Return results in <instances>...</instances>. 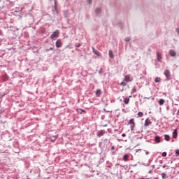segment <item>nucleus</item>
Returning <instances> with one entry per match:
<instances>
[{"label": "nucleus", "mask_w": 179, "mask_h": 179, "mask_svg": "<svg viewBox=\"0 0 179 179\" xmlns=\"http://www.w3.org/2000/svg\"><path fill=\"white\" fill-rule=\"evenodd\" d=\"M58 36H59V31L56 30L53 31V33L50 35V38L52 40L55 38V37H58Z\"/></svg>", "instance_id": "obj_1"}, {"label": "nucleus", "mask_w": 179, "mask_h": 179, "mask_svg": "<svg viewBox=\"0 0 179 179\" xmlns=\"http://www.w3.org/2000/svg\"><path fill=\"white\" fill-rule=\"evenodd\" d=\"M164 74L166 76L167 80H170V78L171 76V74L170 73V70L166 69L164 72Z\"/></svg>", "instance_id": "obj_2"}, {"label": "nucleus", "mask_w": 179, "mask_h": 179, "mask_svg": "<svg viewBox=\"0 0 179 179\" xmlns=\"http://www.w3.org/2000/svg\"><path fill=\"white\" fill-rule=\"evenodd\" d=\"M128 124H129V125H131V126H130L131 131H134V129H135V122L134 121V119H131V120L129 121Z\"/></svg>", "instance_id": "obj_3"}, {"label": "nucleus", "mask_w": 179, "mask_h": 179, "mask_svg": "<svg viewBox=\"0 0 179 179\" xmlns=\"http://www.w3.org/2000/svg\"><path fill=\"white\" fill-rule=\"evenodd\" d=\"M152 124V121H150V119L147 118L145 120L144 127H149Z\"/></svg>", "instance_id": "obj_4"}, {"label": "nucleus", "mask_w": 179, "mask_h": 179, "mask_svg": "<svg viewBox=\"0 0 179 179\" xmlns=\"http://www.w3.org/2000/svg\"><path fill=\"white\" fill-rule=\"evenodd\" d=\"M56 47L57 48H61V47H62V42L61 41L60 39H58L56 41Z\"/></svg>", "instance_id": "obj_5"}, {"label": "nucleus", "mask_w": 179, "mask_h": 179, "mask_svg": "<svg viewBox=\"0 0 179 179\" xmlns=\"http://www.w3.org/2000/svg\"><path fill=\"white\" fill-rule=\"evenodd\" d=\"M169 55L171 57H176V55H177V53L176 52V51H174V50H169Z\"/></svg>", "instance_id": "obj_6"}, {"label": "nucleus", "mask_w": 179, "mask_h": 179, "mask_svg": "<svg viewBox=\"0 0 179 179\" xmlns=\"http://www.w3.org/2000/svg\"><path fill=\"white\" fill-rule=\"evenodd\" d=\"M77 113H78V114H85V113H86V110L81 109V108H78Z\"/></svg>", "instance_id": "obj_7"}, {"label": "nucleus", "mask_w": 179, "mask_h": 179, "mask_svg": "<svg viewBox=\"0 0 179 179\" xmlns=\"http://www.w3.org/2000/svg\"><path fill=\"white\" fill-rule=\"evenodd\" d=\"M93 52L95 54V55H97V57H100V52H99L97 50L94 49V48H92Z\"/></svg>", "instance_id": "obj_8"}, {"label": "nucleus", "mask_w": 179, "mask_h": 179, "mask_svg": "<svg viewBox=\"0 0 179 179\" xmlns=\"http://www.w3.org/2000/svg\"><path fill=\"white\" fill-rule=\"evenodd\" d=\"M155 141L156 142V143H160V142H161L160 136H155Z\"/></svg>", "instance_id": "obj_9"}, {"label": "nucleus", "mask_w": 179, "mask_h": 179, "mask_svg": "<svg viewBox=\"0 0 179 179\" xmlns=\"http://www.w3.org/2000/svg\"><path fill=\"white\" fill-rule=\"evenodd\" d=\"M95 94L96 97H100V95L101 94V90H96Z\"/></svg>", "instance_id": "obj_10"}, {"label": "nucleus", "mask_w": 179, "mask_h": 179, "mask_svg": "<svg viewBox=\"0 0 179 179\" xmlns=\"http://www.w3.org/2000/svg\"><path fill=\"white\" fill-rule=\"evenodd\" d=\"M103 135H104V131L101 130L97 132V136H99V138L103 136Z\"/></svg>", "instance_id": "obj_11"}, {"label": "nucleus", "mask_w": 179, "mask_h": 179, "mask_svg": "<svg viewBox=\"0 0 179 179\" xmlns=\"http://www.w3.org/2000/svg\"><path fill=\"white\" fill-rule=\"evenodd\" d=\"M124 80L125 82H131V76L129 75L124 76Z\"/></svg>", "instance_id": "obj_12"}, {"label": "nucleus", "mask_w": 179, "mask_h": 179, "mask_svg": "<svg viewBox=\"0 0 179 179\" xmlns=\"http://www.w3.org/2000/svg\"><path fill=\"white\" fill-rule=\"evenodd\" d=\"M178 133H177V129H175L173 132V138H174V139H176L178 136Z\"/></svg>", "instance_id": "obj_13"}, {"label": "nucleus", "mask_w": 179, "mask_h": 179, "mask_svg": "<svg viewBox=\"0 0 179 179\" xmlns=\"http://www.w3.org/2000/svg\"><path fill=\"white\" fill-rule=\"evenodd\" d=\"M164 139L165 141H166V142H169L171 139L170 136L168 134H164Z\"/></svg>", "instance_id": "obj_14"}, {"label": "nucleus", "mask_w": 179, "mask_h": 179, "mask_svg": "<svg viewBox=\"0 0 179 179\" xmlns=\"http://www.w3.org/2000/svg\"><path fill=\"white\" fill-rule=\"evenodd\" d=\"M157 57L158 61H162V55L159 52H157Z\"/></svg>", "instance_id": "obj_15"}, {"label": "nucleus", "mask_w": 179, "mask_h": 179, "mask_svg": "<svg viewBox=\"0 0 179 179\" xmlns=\"http://www.w3.org/2000/svg\"><path fill=\"white\" fill-rule=\"evenodd\" d=\"M54 8H55V10L56 14L58 15V9L57 8V0H55Z\"/></svg>", "instance_id": "obj_16"}, {"label": "nucleus", "mask_w": 179, "mask_h": 179, "mask_svg": "<svg viewBox=\"0 0 179 179\" xmlns=\"http://www.w3.org/2000/svg\"><path fill=\"white\" fill-rule=\"evenodd\" d=\"M164 99H160L159 100V106H163V104H164Z\"/></svg>", "instance_id": "obj_17"}, {"label": "nucleus", "mask_w": 179, "mask_h": 179, "mask_svg": "<svg viewBox=\"0 0 179 179\" xmlns=\"http://www.w3.org/2000/svg\"><path fill=\"white\" fill-rule=\"evenodd\" d=\"M137 118H141L143 116V112H138L137 114Z\"/></svg>", "instance_id": "obj_18"}, {"label": "nucleus", "mask_w": 179, "mask_h": 179, "mask_svg": "<svg viewBox=\"0 0 179 179\" xmlns=\"http://www.w3.org/2000/svg\"><path fill=\"white\" fill-rule=\"evenodd\" d=\"M162 80V78H160V77H157L155 79V82L156 83H159V82H161Z\"/></svg>", "instance_id": "obj_19"}, {"label": "nucleus", "mask_w": 179, "mask_h": 179, "mask_svg": "<svg viewBox=\"0 0 179 179\" xmlns=\"http://www.w3.org/2000/svg\"><path fill=\"white\" fill-rule=\"evenodd\" d=\"M109 57L110 58H113L114 57V55L113 54V50H109Z\"/></svg>", "instance_id": "obj_20"}, {"label": "nucleus", "mask_w": 179, "mask_h": 179, "mask_svg": "<svg viewBox=\"0 0 179 179\" xmlns=\"http://www.w3.org/2000/svg\"><path fill=\"white\" fill-rule=\"evenodd\" d=\"M124 104H129V99L125 98L124 101Z\"/></svg>", "instance_id": "obj_21"}, {"label": "nucleus", "mask_w": 179, "mask_h": 179, "mask_svg": "<svg viewBox=\"0 0 179 179\" xmlns=\"http://www.w3.org/2000/svg\"><path fill=\"white\" fill-rule=\"evenodd\" d=\"M96 13L99 14V13H101V8H96L95 10Z\"/></svg>", "instance_id": "obj_22"}, {"label": "nucleus", "mask_w": 179, "mask_h": 179, "mask_svg": "<svg viewBox=\"0 0 179 179\" xmlns=\"http://www.w3.org/2000/svg\"><path fill=\"white\" fill-rule=\"evenodd\" d=\"M54 50V48H50V49H45V52H48V51H52Z\"/></svg>", "instance_id": "obj_23"}, {"label": "nucleus", "mask_w": 179, "mask_h": 179, "mask_svg": "<svg viewBox=\"0 0 179 179\" xmlns=\"http://www.w3.org/2000/svg\"><path fill=\"white\" fill-rule=\"evenodd\" d=\"M162 156L163 157H166V156H167V152H162Z\"/></svg>", "instance_id": "obj_24"}, {"label": "nucleus", "mask_w": 179, "mask_h": 179, "mask_svg": "<svg viewBox=\"0 0 179 179\" xmlns=\"http://www.w3.org/2000/svg\"><path fill=\"white\" fill-rule=\"evenodd\" d=\"M161 176H162V177L163 179L166 178V173H162L161 174Z\"/></svg>", "instance_id": "obj_25"}, {"label": "nucleus", "mask_w": 179, "mask_h": 179, "mask_svg": "<svg viewBox=\"0 0 179 179\" xmlns=\"http://www.w3.org/2000/svg\"><path fill=\"white\" fill-rule=\"evenodd\" d=\"M120 85H121V86H127V83H125V82H122V83H120Z\"/></svg>", "instance_id": "obj_26"}, {"label": "nucleus", "mask_w": 179, "mask_h": 179, "mask_svg": "<svg viewBox=\"0 0 179 179\" xmlns=\"http://www.w3.org/2000/svg\"><path fill=\"white\" fill-rule=\"evenodd\" d=\"M110 150L113 152V150H115V146L112 145L110 148Z\"/></svg>", "instance_id": "obj_27"}, {"label": "nucleus", "mask_w": 179, "mask_h": 179, "mask_svg": "<svg viewBox=\"0 0 179 179\" xmlns=\"http://www.w3.org/2000/svg\"><path fill=\"white\" fill-rule=\"evenodd\" d=\"M53 14L55 15H58L57 14V13L55 12V7H54V9L52 10Z\"/></svg>", "instance_id": "obj_28"}, {"label": "nucleus", "mask_w": 179, "mask_h": 179, "mask_svg": "<svg viewBox=\"0 0 179 179\" xmlns=\"http://www.w3.org/2000/svg\"><path fill=\"white\" fill-rule=\"evenodd\" d=\"M176 156H179V150H176Z\"/></svg>", "instance_id": "obj_29"}, {"label": "nucleus", "mask_w": 179, "mask_h": 179, "mask_svg": "<svg viewBox=\"0 0 179 179\" xmlns=\"http://www.w3.org/2000/svg\"><path fill=\"white\" fill-rule=\"evenodd\" d=\"M80 45H82V44L78 43V45H76V47L77 48H79V47H80Z\"/></svg>", "instance_id": "obj_30"}, {"label": "nucleus", "mask_w": 179, "mask_h": 179, "mask_svg": "<svg viewBox=\"0 0 179 179\" xmlns=\"http://www.w3.org/2000/svg\"><path fill=\"white\" fill-rule=\"evenodd\" d=\"M123 160H124V162H127V161L128 160V157H123Z\"/></svg>", "instance_id": "obj_31"}, {"label": "nucleus", "mask_w": 179, "mask_h": 179, "mask_svg": "<svg viewBox=\"0 0 179 179\" xmlns=\"http://www.w3.org/2000/svg\"><path fill=\"white\" fill-rule=\"evenodd\" d=\"M129 38H126L125 41H129Z\"/></svg>", "instance_id": "obj_32"}, {"label": "nucleus", "mask_w": 179, "mask_h": 179, "mask_svg": "<svg viewBox=\"0 0 179 179\" xmlns=\"http://www.w3.org/2000/svg\"><path fill=\"white\" fill-rule=\"evenodd\" d=\"M176 31H177V33H178V34H179V28H177V29H176Z\"/></svg>", "instance_id": "obj_33"}, {"label": "nucleus", "mask_w": 179, "mask_h": 179, "mask_svg": "<svg viewBox=\"0 0 179 179\" xmlns=\"http://www.w3.org/2000/svg\"><path fill=\"white\" fill-rule=\"evenodd\" d=\"M133 92L135 93L136 92V88H134L133 89Z\"/></svg>", "instance_id": "obj_34"}, {"label": "nucleus", "mask_w": 179, "mask_h": 179, "mask_svg": "<svg viewBox=\"0 0 179 179\" xmlns=\"http://www.w3.org/2000/svg\"><path fill=\"white\" fill-rule=\"evenodd\" d=\"M122 136L125 137V136H127V135L125 134H122Z\"/></svg>", "instance_id": "obj_35"}, {"label": "nucleus", "mask_w": 179, "mask_h": 179, "mask_svg": "<svg viewBox=\"0 0 179 179\" xmlns=\"http://www.w3.org/2000/svg\"><path fill=\"white\" fill-rule=\"evenodd\" d=\"M54 138H55V139H57V138H58V136H55Z\"/></svg>", "instance_id": "obj_36"}, {"label": "nucleus", "mask_w": 179, "mask_h": 179, "mask_svg": "<svg viewBox=\"0 0 179 179\" xmlns=\"http://www.w3.org/2000/svg\"><path fill=\"white\" fill-rule=\"evenodd\" d=\"M124 157H128V155H126L124 156Z\"/></svg>", "instance_id": "obj_37"}, {"label": "nucleus", "mask_w": 179, "mask_h": 179, "mask_svg": "<svg viewBox=\"0 0 179 179\" xmlns=\"http://www.w3.org/2000/svg\"><path fill=\"white\" fill-rule=\"evenodd\" d=\"M112 153H113V155H115V152H113Z\"/></svg>", "instance_id": "obj_38"}, {"label": "nucleus", "mask_w": 179, "mask_h": 179, "mask_svg": "<svg viewBox=\"0 0 179 179\" xmlns=\"http://www.w3.org/2000/svg\"><path fill=\"white\" fill-rule=\"evenodd\" d=\"M177 114H178V115H179V110H178V113H177Z\"/></svg>", "instance_id": "obj_39"}, {"label": "nucleus", "mask_w": 179, "mask_h": 179, "mask_svg": "<svg viewBox=\"0 0 179 179\" xmlns=\"http://www.w3.org/2000/svg\"><path fill=\"white\" fill-rule=\"evenodd\" d=\"M149 173H150H150H152V171H150Z\"/></svg>", "instance_id": "obj_40"}, {"label": "nucleus", "mask_w": 179, "mask_h": 179, "mask_svg": "<svg viewBox=\"0 0 179 179\" xmlns=\"http://www.w3.org/2000/svg\"><path fill=\"white\" fill-rule=\"evenodd\" d=\"M129 97H132V96H130Z\"/></svg>", "instance_id": "obj_41"}, {"label": "nucleus", "mask_w": 179, "mask_h": 179, "mask_svg": "<svg viewBox=\"0 0 179 179\" xmlns=\"http://www.w3.org/2000/svg\"><path fill=\"white\" fill-rule=\"evenodd\" d=\"M7 1H9V0H7Z\"/></svg>", "instance_id": "obj_42"}]
</instances>
